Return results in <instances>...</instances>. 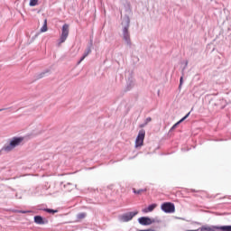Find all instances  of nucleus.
Wrapping results in <instances>:
<instances>
[{
	"instance_id": "1",
	"label": "nucleus",
	"mask_w": 231,
	"mask_h": 231,
	"mask_svg": "<svg viewBox=\"0 0 231 231\" xmlns=\"http://www.w3.org/2000/svg\"><path fill=\"white\" fill-rule=\"evenodd\" d=\"M24 141V137H13L8 145H5L2 148V151L5 152H10V151H14L15 147L19 146L20 143H23Z\"/></svg>"
},
{
	"instance_id": "2",
	"label": "nucleus",
	"mask_w": 231,
	"mask_h": 231,
	"mask_svg": "<svg viewBox=\"0 0 231 231\" xmlns=\"http://www.w3.org/2000/svg\"><path fill=\"white\" fill-rule=\"evenodd\" d=\"M69 35V25L68 23L63 24L61 29V35L60 38L59 45H61L63 42H66V39H68Z\"/></svg>"
},
{
	"instance_id": "3",
	"label": "nucleus",
	"mask_w": 231,
	"mask_h": 231,
	"mask_svg": "<svg viewBox=\"0 0 231 231\" xmlns=\"http://www.w3.org/2000/svg\"><path fill=\"white\" fill-rule=\"evenodd\" d=\"M143 140H145V130H140L135 140L136 149L143 145Z\"/></svg>"
},
{
	"instance_id": "4",
	"label": "nucleus",
	"mask_w": 231,
	"mask_h": 231,
	"mask_svg": "<svg viewBox=\"0 0 231 231\" xmlns=\"http://www.w3.org/2000/svg\"><path fill=\"white\" fill-rule=\"evenodd\" d=\"M126 26L123 30V39L127 44H131V35L129 34V19L125 20Z\"/></svg>"
},
{
	"instance_id": "5",
	"label": "nucleus",
	"mask_w": 231,
	"mask_h": 231,
	"mask_svg": "<svg viewBox=\"0 0 231 231\" xmlns=\"http://www.w3.org/2000/svg\"><path fill=\"white\" fill-rule=\"evenodd\" d=\"M137 214H138V211L125 213L120 217V221L122 223H127L131 221L133 217H134V216H137Z\"/></svg>"
},
{
	"instance_id": "6",
	"label": "nucleus",
	"mask_w": 231,
	"mask_h": 231,
	"mask_svg": "<svg viewBox=\"0 0 231 231\" xmlns=\"http://www.w3.org/2000/svg\"><path fill=\"white\" fill-rule=\"evenodd\" d=\"M162 210L166 212V214H172L176 210L174 205L171 202H165L161 206Z\"/></svg>"
},
{
	"instance_id": "7",
	"label": "nucleus",
	"mask_w": 231,
	"mask_h": 231,
	"mask_svg": "<svg viewBox=\"0 0 231 231\" xmlns=\"http://www.w3.org/2000/svg\"><path fill=\"white\" fill-rule=\"evenodd\" d=\"M139 223L140 225H152V220H151L149 217H142L139 218Z\"/></svg>"
},
{
	"instance_id": "8",
	"label": "nucleus",
	"mask_w": 231,
	"mask_h": 231,
	"mask_svg": "<svg viewBox=\"0 0 231 231\" xmlns=\"http://www.w3.org/2000/svg\"><path fill=\"white\" fill-rule=\"evenodd\" d=\"M204 231H216V230H221V226H203Z\"/></svg>"
},
{
	"instance_id": "9",
	"label": "nucleus",
	"mask_w": 231,
	"mask_h": 231,
	"mask_svg": "<svg viewBox=\"0 0 231 231\" xmlns=\"http://www.w3.org/2000/svg\"><path fill=\"white\" fill-rule=\"evenodd\" d=\"M156 207H158V205L152 204L148 208H145L144 209H143V212H144V214H147L148 212H152V210H154Z\"/></svg>"
},
{
	"instance_id": "10",
	"label": "nucleus",
	"mask_w": 231,
	"mask_h": 231,
	"mask_svg": "<svg viewBox=\"0 0 231 231\" xmlns=\"http://www.w3.org/2000/svg\"><path fill=\"white\" fill-rule=\"evenodd\" d=\"M189 115H190V113H188L184 117H182L180 121H178L175 125H173L171 129H176V127H178V125H180L181 122H184L185 120H187V118H189Z\"/></svg>"
},
{
	"instance_id": "11",
	"label": "nucleus",
	"mask_w": 231,
	"mask_h": 231,
	"mask_svg": "<svg viewBox=\"0 0 231 231\" xmlns=\"http://www.w3.org/2000/svg\"><path fill=\"white\" fill-rule=\"evenodd\" d=\"M34 223H36L37 225H44V220L42 219V217L36 216L34 217Z\"/></svg>"
},
{
	"instance_id": "12",
	"label": "nucleus",
	"mask_w": 231,
	"mask_h": 231,
	"mask_svg": "<svg viewBox=\"0 0 231 231\" xmlns=\"http://www.w3.org/2000/svg\"><path fill=\"white\" fill-rule=\"evenodd\" d=\"M89 53H91V47H88L87 49V51L84 52L83 57L79 61V64H80V62H82V60H84V59H86V57H88V55H89Z\"/></svg>"
},
{
	"instance_id": "13",
	"label": "nucleus",
	"mask_w": 231,
	"mask_h": 231,
	"mask_svg": "<svg viewBox=\"0 0 231 231\" xmlns=\"http://www.w3.org/2000/svg\"><path fill=\"white\" fill-rule=\"evenodd\" d=\"M133 192H134V194H137L140 196V195L143 194V192H147V189H136L134 188Z\"/></svg>"
},
{
	"instance_id": "14",
	"label": "nucleus",
	"mask_w": 231,
	"mask_h": 231,
	"mask_svg": "<svg viewBox=\"0 0 231 231\" xmlns=\"http://www.w3.org/2000/svg\"><path fill=\"white\" fill-rule=\"evenodd\" d=\"M41 32H48V19L44 20L43 26L42 27Z\"/></svg>"
},
{
	"instance_id": "15",
	"label": "nucleus",
	"mask_w": 231,
	"mask_h": 231,
	"mask_svg": "<svg viewBox=\"0 0 231 231\" xmlns=\"http://www.w3.org/2000/svg\"><path fill=\"white\" fill-rule=\"evenodd\" d=\"M218 228H220L221 231H231L230 226H220Z\"/></svg>"
},
{
	"instance_id": "16",
	"label": "nucleus",
	"mask_w": 231,
	"mask_h": 231,
	"mask_svg": "<svg viewBox=\"0 0 231 231\" xmlns=\"http://www.w3.org/2000/svg\"><path fill=\"white\" fill-rule=\"evenodd\" d=\"M37 5H39V0H30V6H37Z\"/></svg>"
},
{
	"instance_id": "17",
	"label": "nucleus",
	"mask_w": 231,
	"mask_h": 231,
	"mask_svg": "<svg viewBox=\"0 0 231 231\" xmlns=\"http://www.w3.org/2000/svg\"><path fill=\"white\" fill-rule=\"evenodd\" d=\"M84 217H86V213H79V214L78 215V218H79V219H84Z\"/></svg>"
},
{
	"instance_id": "18",
	"label": "nucleus",
	"mask_w": 231,
	"mask_h": 231,
	"mask_svg": "<svg viewBox=\"0 0 231 231\" xmlns=\"http://www.w3.org/2000/svg\"><path fill=\"white\" fill-rule=\"evenodd\" d=\"M45 211L49 212V214H56V212H58L57 210H53V209H50V208L45 209Z\"/></svg>"
},
{
	"instance_id": "19",
	"label": "nucleus",
	"mask_w": 231,
	"mask_h": 231,
	"mask_svg": "<svg viewBox=\"0 0 231 231\" xmlns=\"http://www.w3.org/2000/svg\"><path fill=\"white\" fill-rule=\"evenodd\" d=\"M181 84H183V77H181L180 79V87H181Z\"/></svg>"
},
{
	"instance_id": "20",
	"label": "nucleus",
	"mask_w": 231,
	"mask_h": 231,
	"mask_svg": "<svg viewBox=\"0 0 231 231\" xmlns=\"http://www.w3.org/2000/svg\"><path fill=\"white\" fill-rule=\"evenodd\" d=\"M151 120H152L151 117H147L146 118V124H149V122H151Z\"/></svg>"
},
{
	"instance_id": "21",
	"label": "nucleus",
	"mask_w": 231,
	"mask_h": 231,
	"mask_svg": "<svg viewBox=\"0 0 231 231\" xmlns=\"http://www.w3.org/2000/svg\"><path fill=\"white\" fill-rule=\"evenodd\" d=\"M207 198H213L214 199V198H216V196L211 195L210 197L207 196Z\"/></svg>"
},
{
	"instance_id": "22",
	"label": "nucleus",
	"mask_w": 231,
	"mask_h": 231,
	"mask_svg": "<svg viewBox=\"0 0 231 231\" xmlns=\"http://www.w3.org/2000/svg\"><path fill=\"white\" fill-rule=\"evenodd\" d=\"M22 214H26V211H22Z\"/></svg>"
},
{
	"instance_id": "23",
	"label": "nucleus",
	"mask_w": 231,
	"mask_h": 231,
	"mask_svg": "<svg viewBox=\"0 0 231 231\" xmlns=\"http://www.w3.org/2000/svg\"><path fill=\"white\" fill-rule=\"evenodd\" d=\"M227 198H228V199H231V196H228Z\"/></svg>"
},
{
	"instance_id": "24",
	"label": "nucleus",
	"mask_w": 231,
	"mask_h": 231,
	"mask_svg": "<svg viewBox=\"0 0 231 231\" xmlns=\"http://www.w3.org/2000/svg\"><path fill=\"white\" fill-rule=\"evenodd\" d=\"M3 151H5V150H1V151H0V154H1V152H3Z\"/></svg>"
},
{
	"instance_id": "25",
	"label": "nucleus",
	"mask_w": 231,
	"mask_h": 231,
	"mask_svg": "<svg viewBox=\"0 0 231 231\" xmlns=\"http://www.w3.org/2000/svg\"><path fill=\"white\" fill-rule=\"evenodd\" d=\"M0 111H5V109L2 108V109H0Z\"/></svg>"
},
{
	"instance_id": "26",
	"label": "nucleus",
	"mask_w": 231,
	"mask_h": 231,
	"mask_svg": "<svg viewBox=\"0 0 231 231\" xmlns=\"http://www.w3.org/2000/svg\"><path fill=\"white\" fill-rule=\"evenodd\" d=\"M42 75H44V74H41V78H42Z\"/></svg>"
}]
</instances>
